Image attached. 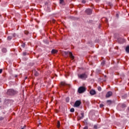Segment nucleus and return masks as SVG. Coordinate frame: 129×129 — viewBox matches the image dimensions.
I'll return each mask as SVG.
<instances>
[{
	"mask_svg": "<svg viewBox=\"0 0 129 129\" xmlns=\"http://www.w3.org/2000/svg\"><path fill=\"white\" fill-rule=\"evenodd\" d=\"M7 93L8 95H15L18 93V92L13 89H10L7 91Z\"/></svg>",
	"mask_w": 129,
	"mask_h": 129,
	"instance_id": "nucleus-1",
	"label": "nucleus"
},
{
	"mask_svg": "<svg viewBox=\"0 0 129 129\" xmlns=\"http://www.w3.org/2000/svg\"><path fill=\"white\" fill-rule=\"evenodd\" d=\"M78 77L79 79L85 80L86 78H87V75L86 74V73L79 74H78Z\"/></svg>",
	"mask_w": 129,
	"mask_h": 129,
	"instance_id": "nucleus-2",
	"label": "nucleus"
},
{
	"mask_svg": "<svg viewBox=\"0 0 129 129\" xmlns=\"http://www.w3.org/2000/svg\"><path fill=\"white\" fill-rule=\"evenodd\" d=\"M62 54L63 56H67L69 54L70 58L72 59V60L74 59V56H73V54L71 52L62 51Z\"/></svg>",
	"mask_w": 129,
	"mask_h": 129,
	"instance_id": "nucleus-3",
	"label": "nucleus"
},
{
	"mask_svg": "<svg viewBox=\"0 0 129 129\" xmlns=\"http://www.w3.org/2000/svg\"><path fill=\"white\" fill-rule=\"evenodd\" d=\"M85 91H86V88L83 86L80 87L78 90V92L80 94L84 93Z\"/></svg>",
	"mask_w": 129,
	"mask_h": 129,
	"instance_id": "nucleus-4",
	"label": "nucleus"
},
{
	"mask_svg": "<svg viewBox=\"0 0 129 129\" xmlns=\"http://www.w3.org/2000/svg\"><path fill=\"white\" fill-rule=\"evenodd\" d=\"M60 85H61V86H64V88H66L67 87L70 88V87H71V85L66 83L65 82H61L60 83Z\"/></svg>",
	"mask_w": 129,
	"mask_h": 129,
	"instance_id": "nucleus-5",
	"label": "nucleus"
},
{
	"mask_svg": "<svg viewBox=\"0 0 129 129\" xmlns=\"http://www.w3.org/2000/svg\"><path fill=\"white\" fill-rule=\"evenodd\" d=\"M80 104H81V100H77L75 102L74 106L75 107H78V106H80Z\"/></svg>",
	"mask_w": 129,
	"mask_h": 129,
	"instance_id": "nucleus-6",
	"label": "nucleus"
},
{
	"mask_svg": "<svg viewBox=\"0 0 129 129\" xmlns=\"http://www.w3.org/2000/svg\"><path fill=\"white\" fill-rule=\"evenodd\" d=\"M87 15H91L92 14V10L90 9H88L85 11Z\"/></svg>",
	"mask_w": 129,
	"mask_h": 129,
	"instance_id": "nucleus-7",
	"label": "nucleus"
},
{
	"mask_svg": "<svg viewBox=\"0 0 129 129\" xmlns=\"http://www.w3.org/2000/svg\"><path fill=\"white\" fill-rule=\"evenodd\" d=\"M111 95H112V92L111 91H109L107 93V94H106V97L107 98H108L109 97H110V96H111Z\"/></svg>",
	"mask_w": 129,
	"mask_h": 129,
	"instance_id": "nucleus-8",
	"label": "nucleus"
},
{
	"mask_svg": "<svg viewBox=\"0 0 129 129\" xmlns=\"http://www.w3.org/2000/svg\"><path fill=\"white\" fill-rule=\"evenodd\" d=\"M90 94H91V95H94L96 94V92L94 90H91L90 91Z\"/></svg>",
	"mask_w": 129,
	"mask_h": 129,
	"instance_id": "nucleus-9",
	"label": "nucleus"
},
{
	"mask_svg": "<svg viewBox=\"0 0 129 129\" xmlns=\"http://www.w3.org/2000/svg\"><path fill=\"white\" fill-rule=\"evenodd\" d=\"M58 52V50H56V49H52L51 50V53L52 54H56V53Z\"/></svg>",
	"mask_w": 129,
	"mask_h": 129,
	"instance_id": "nucleus-10",
	"label": "nucleus"
},
{
	"mask_svg": "<svg viewBox=\"0 0 129 129\" xmlns=\"http://www.w3.org/2000/svg\"><path fill=\"white\" fill-rule=\"evenodd\" d=\"M81 116L80 117V119H82V118L84 117V113H81Z\"/></svg>",
	"mask_w": 129,
	"mask_h": 129,
	"instance_id": "nucleus-11",
	"label": "nucleus"
},
{
	"mask_svg": "<svg viewBox=\"0 0 129 129\" xmlns=\"http://www.w3.org/2000/svg\"><path fill=\"white\" fill-rule=\"evenodd\" d=\"M34 75L35 76H39V73L36 71H34Z\"/></svg>",
	"mask_w": 129,
	"mask_h": 129,
	"instance_id": "nucleus-12",
	"label": "nucleus"
},
{
	"mask_svg": "<svg viewBox=\"0 0 129 129\" xmlns=\"http://www.w3.org/2000/svg\"><path fill=\"white\" fill-rule=\"evenodd\" d=\"M125 51L127 53H129V45H128L125 49Z\"/></svg>",
	"mask_w": 129,
	"mask_h": 129,
	"instance_id": "nucleus-13",
	"label": "nucleus"
},
{
	"mask_svg": "<svg viewBox=\"0 0 129 129\" xmlns=\"http://www.w3.org/2000/svg\"><path fill=\"white\" fill-rule=\"evenodd\" d=\"M2 52L3 53H7V48H4L2 49Z\"/></svg>",
	"mask_w": 129,
	"mask_h": 129,
	"instance_id": "nucleus-14",
	"label": "nucleus"
},
{
	"mask_svg": "<svg viewBox=\"0 0 129 129\" xmlns=\"http://www.w3.org/2000/svg\"><path fill=\"white\" fill-rule=\"evenodd\" d=\"M56 126H57V127H58V128H59V127H60V121H57Z\"/></svg>",
	"mask_w": 129,
	"mask_h": 129,
	"instance_id": "nucleus-15",
	"label": "nucleus"
},
{
	"mask_svg": "<svg viewBox=\"0 0 129 129\" xmlns=\"http://www.w3.org/2000/svg\"><path fill=\"white\" fill-rule=\"evenodd\" d=\"M12 38L13 37L12 36H8L7 37V40L8 41H11V40H12Z\"/></svg>",
	"mask_w": 129,
	"mask_h": 129,
	"instance_id": "nucleus-16",
	"label": "nucleus"
},
{
	"mask_svg": "<svg viewBox=\"0 0 129 129\" xmlns=\"http://www.w3.org/2000/svg\"><path fill=\"white\" fill-rule=\"evenodd\" d=\"M121 107L122 108H124V107H126V105L124 104H122L121 105Z\"/></svg>",
	"mask_w": 129,
	"mask_h": 129,
	"instance_id": "nucleus-17",
	"label": "nucleus"
},
{
	"mask_svg": "<svg viewBox=\"0 0 129 129\" xmlns=\"http://www.w3.org/2000/svg\"><path fill=\"white\" fill-rule=\"evenodd\" d=\"M70 98L69 97H67L66 99V102H69Z\"/></svg>",
	"mask_w": 129,
	"mask_h": 129,
	"instance_id": "nucleus-18",
	"label": "nucleus"
},
{
	"mask_svg": "<svg viewBox=\"0 0 129 129\" xmlns=\"http://www.w3.org/2000/svg\"><path fill=\"white\" fill-rule=\"evenodd\" d=\"M70 111L71 112H74L75 111V109L74 108H72L71 109H70Z\"/></svg>",
	"mask_w": 129,
	"mask_h": 129,
	"instance_id": "nucleus-19",
	"label": "nucleus"
},
{
	"mask_svg": "<svg viewBox=\"0 0 129 129\" xmlns=\"http://www.w3.org/2000/svg\"><path fill=\"white\" fill-rule=\"evenodd\" d=\"M107 102L108 104H111V100H107Z\"/></svg>",
	"mask_w": 129,
	"mask_h": 129,
	"instance_id": "nucleus-20",
	"label": "nucleus"
},
{
	"mask_svg": "<svg viewBox=\"0 0 129 129\" xmlns=\"http://www.w3.org/2000/svg\"><path fill=\"white\" fill-rule=\"evenodd\" d=\"M24 34H25V35H28V34H29V31H24Z\"/></svg>",
	"mask_w": 129,
	"mask_h": 129,
	"instance_id": "nucleus-21",
	"label": "nucleus"
},
{
	"mask_svg": "<svg viewBox=\"0 0 129 129\" xmlns=\"http://www.w3.org/2000/svg\"><path fill=\"white\" fill-rule=\"evenodd\" d=\"M98 91H101V87H98Z\"/></svg>",
	"mask_w": 129,
	"mask_h": 129,
	"instance_id": "nucleus-22",
	"label": "nucleus"
},
{
	"mask_svg": "<svg viewBox=\"0 0 129 129\" xmlns=\"http://www.w3.org/2000/svg\"><path fill=\"white\" fill-rule=\"evenodd\" d=\"M63 3H64V0H59L60 4H63Z\"/></svg>",
	"mask_w": 129,
	"mask_h": 129,
	"instance_id": "nucleus-23",
	"label": "nucleus"
},
{
	"mask_svg": "<svg viewBox=\"0 0 129 129\" xmlns=\"http://www.w3.org/2000/svg\"><path fill=\"white\" fill-rule=\"evenodd\" d=\"M104 106V105L103 104H100V107H103Z\"/></svg>",
	"mask_w": 129,
	"mask_h": 129,
	"instance_id": "nucleus-24",
	"label": "nucleus"
},
{
	"mask_svg": "<svg viewBox=\"0 0 129 129\" xmlns=\"http://www.w3.org/2000/svg\"><path fill=\"white\" fill-rule=\"evenodd\" d=\"M23 56H26L27 55V52H23Z\"/></svg>",
	"mask_w": 129,
	"mask_h": 129,
	"instance_id": "nucleus-25",
	"label": "nucleus"
},
{
	"mask_svg": "<svg viewBox=\"0 0 129 129\" xmlns=\"http://www.w3.org/2000/svg\"><path fill=\"white\" fill-rule=\"evenodd\" d=\"M105 64V61H103L101 62V65L103 66Z\"/></svg>",
	"mask_w": 129,
	"mask_h": 129,
	"instance_id": "nucleus-26",
	"label": "nucleus"
},
{
	"mask_svg": "<svg viewBox=\"0 0 129 129\" xmlns=\"http://www.w3.org/2000/svg\"><path fill=\"white\" fill-rule=\"evenodd\" d=\"M82 4H85L86 3V2L85 1H84V0H83L82 1Z\"/></svg>",
	"mask_w": 129,
	"mask_h": 129,
	"instance_id": "nucleus-27",
	"label": "nucleus"
},
{
	"mask_svg": "<svg viewBox=\"0 0 129 129\" xmlns=\"http://www.w3.org/2000/svg\"><path fill=\"white\" fill-rule=\"evenodd\" d=\"M94 128H95V129H97V125H95L94 126Z\"/></svg>",
	"mask_w": 129,
	"mask_h": 129,
	"instance_id": "nucleus-28",
	"label": "nucleus"
},
{
	"mask_svg": "<svg viewBox=\"0 0 129 129\" xmlns=\"http://www.w3.org/2000/svg\"><path fill=\"white\" fill-rule=\"evenodd\" d=\"M21 46L22 47V48H25V44L21 45Z\"/></svg>",
	"mask_w": 129,
	"mask_h": 129,
	"instance_id": "nucleus-29",
	"label": "nucleus"
},
{
	"mask_svg": "<svg viewBox=\"0 0 129 129\" xmlns=\"http://www.w3.org/2000/svg\"><path fill=\"white\" fill-rule=\"evenodd\" d=\"M83 129H88V127L87 126H85Z\"/></svg>",
	"mask_w": 129,
	"mask_h": 129,
	"instance_id": "nucleus-30",
	"label": "nucleus"
},
{
	"mask_svg": "<svg viewBox=\"0 0 129 129\" xmlns=\"http://www.w3.org/2000/svg\"><path fill=\"white\" fill-rule=\"evenodd\" d=\"M1 73H3V69H0V74H1Z\"/></svg>",
	"mask_w": 129,
	"mask_h": 129,
	"instance_id": "nucleus-31",
	"label": "nucleus"
},
{
	"mask_svg": "<svg viewBox=\"0 0 129 129\" xmlns=\"http://www.w3.org/2000/svg\"><path fill=\"white\" fill-rule=\"evenodd\" d=\"M13 37H16V33H13Z\"/></svg>",
	"mask_w": 129,
	"mask_h": 129,
	"instance_id": "nucleus-32",
	"label": "nucleus"
},
{
	"mask_svg": "<svg viewBox=\"0 0 129 129\" xmlns=\"http://www.w3.org/2000/svg\"><path fill=\"white\" fill-rule=\"evenodd\" d=\"M26 79H28V77H26L25 78V80H26Z\"/></svg>",
	"mask_w": 129,
	"mask_h": 129,
	"instance_id": "nucleus-33",
	"label": "nucleus"
},
{
	"mask_svg": "<svg viewBox=\"0 0 129 129\" xmlns=\"http://www.w3.org/2000/svg\"><path fill=\"white\" fill-rule=\"evenodd\" d=\"M14 77L16 78V77H18V76L17 75H15Z\"/></svg>",
	"mask_w": 129,
	"mask_h": 129,
	"instance_id": "nucleus-34",
	"label": "nucleus"
},
{
	"mask_svg": "<svg viewBox=\"0 0 129 129\" xmlns=\"http://www.w3.org/2000/svg\"><path fill=\"white\" fill-rule=\"evenodd\" d=\"M116 17H117V18H118V14H116Z\"/></svg>",
	"mask_w": 129,
	"mask_h": 129,
	"instance_id": "nucleus-35",
	"label": "nucleus"
},
{
	"mask_svg": "<svg viewBox=\"0 0 129 129\" xmlns=\"http://www.w3.org/2000/svg\"><path fill=\"white\" fill-rule=\"evenodd\" d=\"M124 96H125V97H126L127 96V95H125Z\"/></svg>",
	"mask_w": 129,
	"mask_h": 129,
	"instance_id": "nucleus-36",
	"label": "nucleus"
},
{
	"mask_svg": "<svg viewBox=\"0 0 129 129\" xmlns=\"http://www.w3.org/2000/svg\"><path fill=\"white\" fill-rule=\"evenodd\" d=\"M108 21V20H107V19H106V22L107 23Z\"/></svg>",
	"mask_w": 129,
	"mask_h": 129,
	"instance_id": "nucleus-37",
	"label": "nucleus"
},
{
	"mask_svg": "<svg viewBox=\"0 0 129 129\" xmlns=\"http://www.w3.org/2000/svg\"><path fill=\"white\" fill-rule=\"evenodd\" d=\"M100 0H96V2H99Z\"/></svg>",
	"mask_w": 129,
	"mask_h": 129,
	"instance_id": "nucleus-38",
	"label": "nucleus"
},
{
	"mask_svg": "<svg viewBox=\"0 0 129 129\" xmlns=\"http://www.w3.org/2000/svg\"><path fill=\"white\" fill-rule=\"evenodd\" d=\"M122 97H124V96H122Z\"/></svg>",
	"mask_w": 129,
	"mask_h": 129,
	"instance_id": "nucleus-39",
	"label": "nucleus"
}]
</instances>
